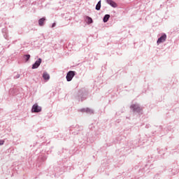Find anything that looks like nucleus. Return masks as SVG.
<instances>
[{"mask_svg": "<svg viewBox=\"0 0 179 179\" xmlns=\"http://www.w3.org/2000/svg\"><path fill=\"white\" fill-rule=\"evenodd\" d=\"M87 20L88 23H93V20L90 17H87Z\"/></svg>", "mask_w": 179, "mask_h": 179, "instance_id": "obj_11", "label": "nucleus"}, {"mask_svg": "<svg viewBox=\"0 0 179 179\" xmlns=\"http://www.w3.org/2000/svg\"><path fill=\"white\" fill-rule=\"evenodd\" d=\"M107 3L113 6V8H117V3L114 2L113 0H106Z\"/></svg>", "mask_w": 179, "mask_h": 179, "instance_id": "obj_6", "label": "nucleus"}, {"mask_svg": "<svg viewBox=\"0 0 179 179\" xmlns=\"http://www.w3.org/2000/svg\"><path fill=\"white\" fill-rule=\"evenodd\" d=\"M41 64V59H38V61H36L33 65H32V69H36V68H38Z\"/></svg>", "mask_w": 179, "mask_h": 179, "instance_id": "obj_5", "label": "nucleus"}, {"mask_svg": "<svg viewBox=\"0 0 179 179\" xmlns=\"http://www.w3.org/2000/svg\"><path fill=\"white\" fill-rule=\"evenodd\" d=\"M108 19H110V15H106L103 17L104 23H106V22H108Z\"/></svg>", "mask_w": 179, "mask_h": 179, "instance_id": "obj_10", "label": "nucleus"}, {"mask_svg": "<svg viewBox=\"0 0 179 179\" xmlns=\"http://www.w3.org/2000/svg\"><path fill=\"white\" fill-rule=\"evenodd\" d=\"M73 76H75V71H69L66 77L67 82H71V80H72L73 78Z\"/></svg>", "mask_w": 179, "mask_h": 179, "instance_id": "obj_1", "label": "nucleus"}, {"mask_svg": "<svg viewBox=\"0 0 179 179\" xmlns=\"http://www.w3.org/2000/svg\"><path fill=\"white\" fill-rule=\"evenodd\" d=\"M41 111V107L38 106L37 103H35L32 106V113H40Z\"/></svg>", "mask_w": 179, "mask_h": 179, "instance_id": "obj_2", "label": "nucleus"}, {"mask_svg": "<svg viewBox=\"0 0 179 179\" xmlns=\"http://www.w3.org/2000/svg\"><path fill=\"white\" fill-rule=\"evenodd\" d=\"M44 22H45V17L41 18L38 20V24L39 26H44Z\"/></svg>", "mask_w": 179, "mask_h": 179, "instance_id": "obj_8", "label": "nucleus"}, {"mask_svg": "<svg viewBox=\"0 0 179 179\" xmlns=\"http://www.w3.org/2000/svg\"><path fill=\"white\" fill-rule=\"evenodd\" d=\"M131 110H133V111H136V113H140V111L142 110L141 109V107H139V106L136 104L131 105Z\"/></svg>", "mask_w": 179, "mask_h": 179, "instance_id": "obj_3", "label": "nucleus"}, {"mask_svg": "<svg viewBox=\"0 0 179 179\" xmlns=\"http://www.w3.org/2000/svg\"><path fill=\"white\" fill-rule=\"evenodd\" d=\"M43 78L45 80H50V74L48 73H43Z\"/></svg>", "mask_w": 179, "mask_h": 179, "instance_id": "obj_7", "label": "nucleus"}, {"mask_svg": "<svg viewBox=\"0 0 179 179\" xmlns=\"http://www.w3.org/2000/svg\"><path fill=\"white\" fill-rule=\"evenodd\" d=\"M166 38H167V36L166 34L162 35L158 40L157 44H160L162 43H164L166 41Z\"/></svg>", "mask_w": 179, "mask_h": 179, "instance_id": "obj_4", "label": "nucleus"}, {"mask_svg": "<svg viewBox=\"0 0 179 179\" xmlns=\"http://www.w3.org/2000/svg\"><path fill=\"white\" fill-rule=\"evenodd\" d=\"M101 8V1H99L98 3L96 6V10H100V8Z\"/></svg>", "mask_w": 179, "mask_h": 179, "instance_id": "obj_9", "label": "nucleus"}, {"mask_svg": "<svg viewBox=\"0 0 179 179\" xmlns=\"http://www.w3.org/2000/svg\"><path fill=\"white\" fill-rule=\"evenodd\" d=\"M24 58H25L26 61H29V59H30V55H24Z\"/></svg>", "mask_w": 179, "mask_h": 179, "instance_id": "obj_12", "label": "nucleus"}, {"mask_svg": "<svg viewBox=\"0 0 179 179\" xmlns=\"http://www.w3.org/2000/svg\"><path fill=\"white\" fill-rule=\"evenodd\" d=\"M4 142H5V141L1 140V141H0V145H3Z\"/></svg>", "mask_w": 179, "mask_h": 179, "instance_id": "obj_13", "label": "nucleus"}, {"mask_svg": "<svg viewBox=\"0 0 179 179\" xmlns=\"http://www.w3.org/2000/svg\"><path fill=\"white\" fill-rule=\"evenodd\" d=\"M55 23H53L52 25V27H55Z\"/></svg>", "mask_w": 179, "mask_h": 179, "instance_id": "obj_14", "label": "nucleus"}]
</instances>
